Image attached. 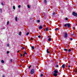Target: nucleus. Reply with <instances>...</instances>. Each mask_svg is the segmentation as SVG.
I'll list each match as a JSON object with an SVG mask.
<instances>
[{
	"label": "nucleus",
	"instance_id": "nucleus-35",
	"mask_svg": "<svg viewBox=\"0 0 77 77\" xmlns=\"http://www.w3.org/2000/svg\"><path fill=\"white\" fill-rule=\"evenodd\" d=\"M22 56H23V54H21L20 56V57H22Z\"/></svg>",
	"mask_w": 77,
	"mask_h": 77
},
{
	"label": "nucleus",
	"instance_id": "nucleus-41",
	"mask_svg": "<svg viewBox=\"0 0 77 77\" xmlns=\"http://www.w3.org/2000/svg\"><path fill=\"white\" fill-rule=\"evenodd\" d=\"M2 5H4V4H3V2H2Z\"/></svg>",
	"mask_w": 77,
	"mask_h": 77
},
{
	"label": "nucleus",
	"instance_id": "nucleus-23",
	"mask_svg": "<svg viewBox=\"0 0 77 77\" xmlns=\"http://www.w3.org/2000/svg\"><path fill=\"white\" fill-rule=\"evenodd\" d=\"M15 20L16 21H17V17H16L15 18Z\"/></svg>",
	"mask_w": 77,
	"mask_h": 77
},
{
	"label": "nucleus",
	"instance_id": "nucleus-3",
	"mask_svg": "<svg viewBox=\"0 0 77 77\" xmlns=\"http://www.w3.org/2000/svg\"><path fill=\"white\" fill-rule=\"evenodd\" d=\"M30 73L31 74H34V69H32L31 70Z\"/></svg>",
	"mask_w": 77,
	"mask_h": 77
},
{
	"label": "nucleus",
	"instance_id": "nucleus-10",
	"mask_svg": "<svg viewBox=\"0 0 77 77\" xmlns=\"http://www.w3.org/2000/svg\"><path fill=\"white\" fill-rule=\"evenodd\" d=\"M54 72L55 73L57 74V73H58V72H57V70H55V71H54Z\"/></svg>",
	"mask_w": 77,
	"mask_h": 77
},
{
	"label": "nucleus",
	"instance_id": "nucleus-34",
	"mask_svg": "<svg viewBox=\"0 0 77 77\" xmlns=\"http://www.w3.org/2000/svg\"><path fill=\"white\" fill-rule=\"evenodd\" d=\"M23 57H24L25 56V54H23Z\"/></svg>",
	"mask_w": 77,
	"mask_h": 77
},
{
	"label": "nucleus",
	"instance_id": "nucleus-24",
	"mask_svg": "<svg viewBox=\"0 0 77 77\" xmlns=\"http://www.w3.org/2000/svg\"><path fill=\"white\" fill-rule=\"evenodd\" d=\"M29 32H28L26 33V35H27V36L28 35H29Z\"/></svg>",
	"mask_w": 77,
	"mask_h": 77
},
{
	"label": "nucleus",
	"instance_id": "nucleus-46",
	"mask_svg": "<svg viewBox=\"0 0 77 77\" xmlns=\"http://www.w3.org/2000/svg\"><path fill=\"white\" fill-rule=\"evenodd\" d=\"M22 48H23V49H24V47H22Z\"/></svg>",
	"mask_w": 77,
	"mask_h": 77
},
{
	"label": "nucleus",
	"instance_id": "nucleus-13",
	"mask_svg": "<svg viewBox=\"0 0 77 77\" xmlns=\"http://www.w3.org/2000/svg\"><path fill=\"white\" fill-rule=\"evenodd\" d=\"M48 29H49L48 28H46V29H45L46 30V31H48Z\"/></svg>",
	"mask_w": 77,
	"mask_h": 77
},
{
	"label": "nucleus",
	"instance_id": "nucleus-42",
	"mask_svg": "<svg viewBox=\"0 0 77 77\" xmlns=\"http://www.w3.org/2000/svg\"><path fill=\"white\" fill-rule=\"evenodd\" d=\"M0 11L1 13V12H2V9H0Z\"/></svg>",
	"mask_w": 77,
	"mask_h": 77
},
{
	"label": "nucleus",
	"instance_id": "nucleus-19",
	"mask_svg": "<svg viewBox=\"0 0 77 77\" xmlns=\"http://www.w3.org/2000/svg\"><path fill=\"white\" fill-rule=\"evenodd\" d=\"M55 30H59V29L58 28H56L55 29Z\"/></svg>",
	"mask_w": 77,
	"mask_h": 77
},
{
	"label": "nucleus",
	"instance_id": "nucleus-2",
	"mask_svg": "<svg viewBox=\"0 0 77 77\" xmlns=\"http://www.w3.org/2000/svg\"><path fill=\"white\" fill-rule=\"evenodd\" d=\"M72 15L74 16L75 17H77V13H75V12H73L72 13Z\"/></svg>",
	"mask_w": 77,
	"mask_h": 77
},
{
	"label": "nucleus",
	"instance_id": "nucleus-39",
	"mask_svg": "<svg viewBox=\"0 0 77 77\" xmlns=\"http://www.w3.org/2000/svg\"><path fill=\"white\" fill-rule=\"evenodd\" d=\"M11 60V62H12V59H11V60Z\"/></svg>",
	"mask_w": 77,
	"mask_h": 77
},
{
	"label": "nucleus",
	"instance_id": "nucleus-28",
	"mask_svg": "<svg viewBox=\"0 0 77 77\" xmlns=\"http://www.w3.org/2000/svg\"><path fill=\"white\" fill-rule=\"evenodd\" d=\"M31 66H32L30 65V66H29V67L28 68H29V69H30V67H31Z\"/></svg>",
	"mask_w": 77,
	"mask_h": 77
},
{
	"label": "nucleus",
	"instance_id": "nucleus-26",
	"mask_svg": "<svg viewBox=\"0 0 77 77\" xmlns=\"http://www.w3.org/2000/svg\"><path fill=\"white\" fill-rule=\"evenodd\" d=\"M9 24V22L8 21V22H7V25H8V24Z\"/></svg>",
	"mask_w": 77,
	"mask_h": 77
},
{
	"label": "nucleus",
	"instance_id": "nucleus-11",
	"mask_svg": "<svg viewBox=\"0 0 77 77\" xmlns=\"http://www.w3.org/2000/svg\"><path fill=\"white\" fill-rule=\"evenodd\" d=\"M1 62L2 63H5V61H4V60H2Z\"/></svg>",
	"mask_w": 77,
	"mask_h": 77
},
{
	"label": "nucleus",
	"instance_id": "nucleus-50",
	"mask_svg": "<svg viewBox=\"0 0 77 77\" xmlns=\"http://www.w3.org/2000/svg\"><path fill=\"white\" fill-rule=\"evenodd\" d=\"M20 54V55H21V54Z\"/></svg>",
	"mask_w": 77,
	"mask_h": 77
},
{
	"label": "nucleus",
	"instance_id": "nucleus-21",
	"mask_svg": "<svg viewBox=\"0 0 77 77\" xmlns=\"http://www.w3.org/2000/svg\"><path fill=\"white\" fill-rule=\"evenodd\" d=\"M68 51L69 52H71V50L70 49H69V50H68Z\"/></svg>",
	"mask_w": 77,
	"mask_h": 77
},
{
	"label": "nucleus",
	"instance_id": "nucleus-22",
	"mask_svg": "<svg viewBox=\"0 0 77 77\" xmlns=\"http://www.w3.org/2000/svg\"><path fill=\"white\" fill-rule=\"evenodd\" d=\"M37 23H40V20H37Z\"/></svg>",
	"mask_w": 77,
	"mask_h": 77
},
{
	"label": "nucleus",
	"instance_id": "nucleus-47",
	"mask_svg": "<svg viewBox=\"0 0 77 77\" xmlns=\"http://www.w3.org/2000/svg\"><path fill=\"white\" fill-rule=\"evenodd\" d=\"M2 77H5V76L4 75H2Z\"/></svg>",
	"mask_w": 77,
	"mask_h": 77
},
{
	"label": "nucleus",
	"instance_id": "nucleus-20",
	"mask_svg": "<svg viewBox=\"0 0 77 77\" xmlns=\"http://www.w3.org/2000/svg\"><path fill=\"white\" fill-rule=\"evenodd\" d=\"M19 34L20 36H21V32H19Z\"/></svg>",
	"mask_w": 77,
	"mask_h": 77
},
{
	"label": "nucleus",
	"instance_id": "nucleus-9",
	"mask_svg": "<svg viewBox=\"0 0 77 77\" xmlns=\"http://www.w3.org/2000/svg\"><path fill=\"white\" fill-rule=\"evenodd\" d=\"M47 53H50V51H49V49H48L47 50Z\"/></svg>",
	"mask_w": 77,
	"mask_h": 77
},
{
	"label": "nucleus",
	"instance_id": "nucleus-6",
	"mask_svg": "<svg viewBox=\"0 0 77 77\" xmlns=\"http://www.w3.org/2000/svg\"><path fill=\"white\" fill-rule=\"evenodd\" d=\"M63 51H64L67 52L68 51V49H63Z\"/></svg>",
	"mask_w": 77,
	"mask_h": 77
},
{
	"label": "nucleus",
	"instance_id": "nucleus-7",
	"mask_svg": "<svg viewBox=\"0 0 77 77\" xmlns=\"http://www.w3.org/2000/svg\"><path fill=\"white\" fill-rule=\"evenodd\" d=\"M39 29H42V26L41 25H40L39 27L38 28Z\"/></svg>",
	"mask_w": 77,
	"mask_h": 77
},
{
	"label": "nucleus",
	"instance_id": "nucleus-25",
	"mask_svg": "<svg viewBox=\"0 0 77 77\" xmlns=\"http://www.w3.org/2000/svg\"><path fill=\"white\" fill-rule=\"evenodd\" d=\"M56 68H58L59 67V65H56Z\"/></svg>",
	"mask_w": 77,
	"mask_h": 77
},
{
	"label": "nucleus",
	"instance_id": "nucleus-1",
	"mask_svg": "<svg viewBox=\"0 0 77 77\" xmlns=\"http://www.w3.org/2000/svg\"><path fill=\"white\" fill-rule=\"evenodd\" d=\"M70 26H71V24H70L67 23L64 25V27H66V26H67L69 28V27H70Z\"/></svg>",
	"mask_w": 77,
	"mask_h": 77
},
{
	"label": "nucleus",
	"instance_id": "nucleus-18",
	"mask_svg": "<svg viewBox=\"0 0 77 77\" xmlns=\"http://www.w3.org/2000/svg\"><path fill=\"white\" fill-rule=\"evenodd\" d=\"M56 14V12H54L52 14V15H54Z\"/></svg>",
	"mask_w": 77,
	"mask_h": 77
},
{
	"label": "nucleus",
	"instance_id": "nucleus-37",
	"mask_svg": "<svg viewBox=\"0 0 77 77\" xmlns=\"http://www.w3.org/2000/svg\"><path fill=\"white\" fill-rule=\"evenodd\" d=\"M65 20H68V18L66 17L65 18Z\"/></svg>",
	"mask_w": 77,
	"mask_h": 77
},
{
	"label": "nucleus",
	"instance_id": "nucleus-43",
	"mask_svg": "<svg viewBox=\"0 0 77 77\" xmlns=\"http://www.w3.org/2000/svg\"><path fill=\"white\" fill-rule=\"evenodd\" d=\"M66 47V48H68V46H67Z\"/></svg>",
	"mask_w": 77,
	"mask_h": 77
},
{
	"label": "nucleus",
	"instance_id": "nucleus-15",
	"mask_svg": "<svg viewBox=\"0 0 77 77\" xmlns=\"http://www.w3.org/2000/svg\"><path fill=\"white\" fill-rule=\"evenodd\" d=\"M32 49H35V47H34V46H32Z\"/></svg>",
	"mask_w": 77,
	"mask_h": 77
},
{
	"label": "nucleus",
	"instance_id": "nucleus-17",
	"mask_svg": "<svg viewBox=\"0 0 77 77\" xmlns=\"http://www.w3.org/2000/svg\"><path fill=\"white\" fill-rule=\"evenodd\" d=\"M13 9L14 10H15V6H13Z\"/></svg>",
	"mask_w": 77,
	"mask_h": 77
},
{
	"label": "nucleus",
	"instance_id": "nucleus-16",
	"mask_svg": "<svg viewBox=\"0 0 77 77\" xmlns=\"http://www.w3.org/2000/svg\"><path fill=\"white\" fill-rule=\"evenodd\" d=\"M44 2L45 3H47V0H45Z\"/></svg>",
	"mask_w": 77,
	"mask_h": 77
},
{
	"label": "nucleus",
	"instance_id": "nucleus-38",
	"mask_svg": "<svg viewBox=\"0 0 77 77\" xmlns=\"http://www.w3.org/2000/svg\"><path fill=\"white\" fill-rule=\"evenodd\" d=\"M75 72H77V69H76L75 70Z\"/></svg>",
	"mask_w": 77,
	"mask_h": 77
},
{
	"label": "nucleus",
	"instance_id": "nucleus-14",
	"mask_svg": "<svg viewBox=\"0 0 77 77\" xmlns=\"http://www.w3.org/2000/svg\"><path fill=\"white\" fill-rule=\"evenodd\" d=\"M27 7L29 9H30V6H29V5H27Z\"/></svg>",
	"mask_w": 77,
	"mask_h": 77
},
{
	"label": "nucleus",
	"instance_id": "nucleus-12",
	"mask_svg": "<svg viewBox=\"0 0 77 77\" xmlns=\"http://www.w3.org/2000/svg\"><path fill=\"white\" fill-rule=\"evenodd\" d=\"M48 41H51V38H49L48 39Z\"/></svg>",
	"mask_w": 77,
	"mask_h": 77
},
{
	"label": "nucleus",
	"instance_id": "nucleus-8",
	"mask_svg": "<svg viewBox=\"0 0 77 77\" xmlns=\"http://www.w3.org/2000/svg\"><path fill=\"white\" fill-rule=\"evenodd\" d=\"M66 66L65 64H64L62 65V67L63 68Z\"/></svg>",
	"mask_w": 77,
	"mask_h": 77
},
{
	"label": "nucleus",
	"instance_id": "nucleus-40",
	"mask_svg": "<svg viewBox=\"0 0 77 77\" xmlns=\"http://www.w3.org/2000/svg\"><path fill=\"white\" fill-rule=\"evenodd\" d=\"M31 40H33V38H31Z\"/></svg>",
	"mask_w": 77,
	"mask_h": 77
},
{
	"label": "nucleus",
	"instance_id": "nucleus-27",
	"mask_svg": "<svg viewBox=\"0 0 77 77\" xmlns=\"http://www.w3.org/2000/svg\"><path fill=\"white\" fill-rule=\"evenodd\" d=\"M18 8H21V5H19L18 6Z\"/></svg>",
	"mask_w": 77,
	"mask_h": 77
},
{
	"label": "nucleus",
	"instance_id": "nucleus-32",
	"mask_svg": "<svg viewBox=\"0 0 77 77\" xmlns=\"http://www.w3.org/2000/svg\"><path fill=\"white\" fill-rule=\"evenodd\" d=\"M7 54H9V51H7Z\"/></svg>",
	"mask_w": 77,
	"mask_h": 77
},
{
	"label": "nucleus",
	"instance_id": "nucleus-36",
	"mask_svg": "<svg viewBox=\"0 0 77 77\" xmlns=\"http://www.w3.org/2000/svg\"><path fill=\"white\" fill-rule=\"evenodd\" d=\"M24 54H27V53H26V51L24 52Z\"/></svg>",
	"mask_w": 77,
	"mask_h": 77
},
{
	"label": "nucleus",
	"instance_id": "nucleus-4",
	"mask_svg": "<svg viewBox=\"0 0 77 77\" xmlns=\"http://www.w3.org/2000/svg\"><path fill=\"white\" fill-rule=\"evenodd\" d=\"M67 37H68V34H67V33L65 32V33L64 38H67Z\"/></svg>",
	"mask_w": 77,
	"mask_h": 77
},
{
	"label": "nucleus",
	"instance_id": "nucleus-49",
	"mask_svg": "<svg viewBox=\"0 0 77 77\" xmlns=\"http://www.w3.org/2000/svg\"><path fill=\"white\" fill-rule=\"evenodd\" d=\"M74 35V34H72V35Z\"/></svg>",
	"mask_w": 77,
	"mask_h": 77
},
{
	"label": "nucleus",
	"instance_id": "nucleus-44",
	"mask_svg": "<svg viewBox=\"0 0 77 77\" xmlns=\"http://www.w3.org/2000/svg\"><path fill=\"white\" fill-rule=\"evenodd\" d=\"M68 68H69L70 67V66H68Z\"/></svg>",
	"mask_w": 77,
	"mask_h": 77
},
{
	"label": "nucleus",
	"instance_id": "nucleus-30",
	"mask_svg": "<svg viewBox=\"0 0 77 77\" xmlns=\"http://www.w3.org/2000/svg\"><path fill=\"white\" fill-rule=\"evenodd\" d=\"M38 37L39 38H41V35H39L38 36Z\"/></svg>",
	"mask_w": 77,
	"mask_h": 77
},
{
	"label": "nucleus",
	"instance_id": "nucleus-29",
	"mask_svg": "<svg viewBox=\"0 0 77 77\" xmlns=\"http://www.w3.org/2000/svg\"><path fill=\"white\" fill-rule=\"evenodd\" d=\"M41 77H43V74H41Z\"/></svg>",
	"mask_w": 77,
	"mask_h": 77
},
{
	"label": "nucleus",
	"instance_id": "nucleus-45",
	"mask_svg": "<svg viewBox=\"0 0 77 77\" xmlns=\"http://www.w3.org/2000/svg\"><path fill=\"white\" fill-rule=\"evenodd\" d=\"M19 52H20V51H17V53H19Z\"/></svg>",
	"mask_w": 77,
	"mask_h": 77
},
{
	"label": "nucleus",
	"instance_id": "nucleus-5",
	"mask_svg": "<svg viewBox=\"0 0 77 77\" xmlns=\"http://www.w3.org/2000/svg\"><path fill=\"white\" fill-rule=\"evenodd\" d=\"M53 75L54 76H55V77H56L57 76V73H54L53 74Z\"/></svg>",
	"mask_w": 77,
	"mask_h": 77
},
{
	"label": "nucleus",
	"instance_id": "nucleus-33",
	"mask_svg": "<svg viewBox=\"0 0 77 77\" xmlns=\"http://www.w3.org/2000/svg\"><path fill=\"white\" fill-rule=\"evenodd\" d=\"M70 39L71 40V41H72L73 39H72V38H71Z\"/></svg>",
	"mask_w": 77,
	"mask_h": 77
},
{
	"label": "nucleus",
	"instance_id": "nucleus-48",
	"mask_svg": "<svg viewBox=\"0 0 77 77\" xmlns=\"http://www.w3.org/2000/svg\"><path fill=\"white\" fill-rule=\"evenodd\" d=\"M22 60V61H24V60Z\"/></svg>",
	"mask_w": 77,
	"mask_h": 77
},
{
	"label": "nucleus",
	"instance_id": "nucleus-31",
	"mask_svg": "<svg viewBox=\"0 0 77 77\" xmlns=\"http://www.w3.org/2000/svg\"><path fill=\"white\" fill-rule=\"evenodd\" d=\"M7 46L8 47H9V44H7Z\"/></svg>",
	"mask_w": 77,
	"mask_h": 77
}]
</instances>
